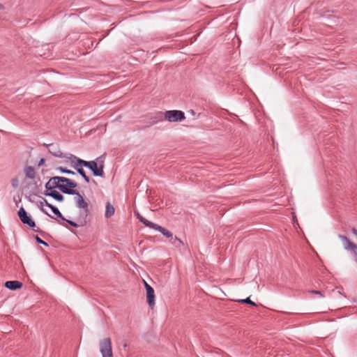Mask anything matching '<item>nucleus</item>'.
<instances>
[{"instance_id": "nucleus-25", "label": "nucleus", "mask_w": 357, "mask_h": 357, "mask_svg": "<svg viewBox=\"0 0 357 357\" xmlns=\"http://www.w3.org/2000/svg\"><path fill=\"white\" fill-rule=\"evenodd\" d=\"M106 153L102 154V155L98 157L95 160L98 162V165H102V168L105 167V157Z\"/></svg>"}, {"instance_id": "nucleus-33", "label": "nucleus", "mask_w": 357, "mask_h": 357, "mask_svg": "<svg viewBox=\"0 0 357 357\" xmlns=\"http://www.w3.org/2000/svg\"><path fill=\"white\" fill-rule=\"evenodd\" d=\"M43 146H45V147H47V148H48V149H50L51 147H53V146H54V144H53V143H52V144H45V143H44V144H43Z\"/></svg>"}, {"instance_id": "nucleus-32", "label": "nucleus", "mask_w": 357, "mask_h": 357, "mask_svg": "<svg viewBox=\"0 0 357 357\" xmlns=\"http://www.w3.org/2000/svg\"><path fill=\"white\" fill-rule=\"evenodd\" d=\"M82 177L84 178V181H85L86 183H89L90 182V178H89V176H88L86 175V174H85V176H82Z\"/></svg>"}, {"instance_id": "nucleus-1", "label": "nucleus", "mask_w": 357, "mask_h": 357, "mask_svg": "<svg viewBox=\"0 0 357 357\" xmlns=\"http://www.w3.org/2000/svg\"><path fill=\"white\" fill-rule=\"evenodd\" d=\"M17 215L23 224L27 225L29 228L31 229L34 231L38 232L44 238H47V237L50 236L49 234L47 232L41 230L38 227L36 228V225L35 221L33 220L31 215L28 213L23 207H20L17 211Z\"/></svg>"}, {"instance_id": "nucleus-8", "label": "nucleus", "mask_w": 357, "mask_h": 357, "mask_svg": "<svg viewBox=\"0 0 357 357\" xmlns=\"http://www.w3.org/2000/svg\"><path fill=\"white\" fill-rule=\"evenodd\" d=\"M63 185L64 188H66V191L62 192V193L70 195H75L79 192L75 190V188L77 187V183L75 181L63 177Z\"/></svg>"}, {"instance_id": "nucleus-27", "label": "nucleus", "mask_w": 357, "mask_h": 357, "mask_svg": "<svg viewBox=\"0 0 357 357\" xmlns=\"http://www.w3.org/2000/svg\"><path fill=\"white\" fill-rule=\"evenodd\" d=\"M35 239H36V241L38 243V244H42L45 246H49L48 243L47 242H45V241H43V239H41L38 235H36L35 236Z\"/></svg>"}, {"instance_id": "nucleus-7", "label": "nucleus", "mask_w": 357, "mask_h": 357, "mask_svg": "<svg viewBox=\"0 0 357 357\" xmlns=\"http://www.w3.org/2000/svg\"><path fill=\"white\" fill-rule=\"evenodd\" d=\"M100 351L102 357H113L112 340L110 337H105L100 340Z\"/></svg>"}, {"instance_id": "nucleus-34", "label": "nucleus", "mask_w": 357, "mask_h": 357, "mask_svg": "<svg viewBox=\"0 0 357 357\" xmlns=\"http://www.w3.org/2000/svg\"><path fill=\"white\" fill-rule=\"evenodd\" d=\"M13 201L15 202L16 206L18 207L19 202L21 201V199L20 198L19 200H17V199L15 197H14Z\"/></svg>"}, {"instance_id": "nucleus-31", "label": "nucleus", "mask_w": 357, "mask_h": 357, "mask_svg": "<svg viewBox=\"0 0 357 357\" xmlns=\"http://www.w3.org/2000/svg\"><path fill=\"white\" fill-rule=\"evenodd\" d=\"M45 159L43 158H41L38 162V166L40 167V166L43 165L45 164Z\"/></svg>"}, {"instance_id": "nucleus-17", "label": "nucleus", "mask_w": 357, "mask_h": 357, "mask_svg": "<svg viewBox=\"0 0 357 357\" xmlns=\"http://www.w3.org/2000/svg\"><path fill=\"white\" fill-rule=\"evenodd\" d=\"M115 212V208L114 206L109 202H107L105 204V216L107 218H111L112 215H114Z\"/></svg>"}, {"instance_id": "nucleus-19", "label": "nucleus", "mask_w": 357, "mask_h": 357, "mask_svg": "<svg viewBox=\"0 0 357 357\" xmlns=\"http://www.w3.org/2000/svg\"><path fill=\"white\" fill-rule=\"evenodd\" d=\"M24 173L26 178L30 179L36 178L35 169L32 166H26L24 168Z\"/></svg>"}, {"instance_id": "nucleus-15", "label": "nucleus", "mask_w": 357, "mask_h": 357, "mask_svg": "<svg viewBox=\"0 0 357 357\" xmlns=\"http://www.w3.org/2000/svg\"><path fill=\"white\" fill-rule=\"evenodd\" d=\"M22 286V282L18 280H8L4 283V287L12 291L20 289Z\"/></svg>"}, {"instance_id": "nucleus-26", "label": "nucleus", "mask_w": 357, "mask_h": 357, "mask_svg": "<svg viewBox=\"0 0 357 357\" xmlns=\"http://www.w3.org/2000/svg\"><path fill=\"white\" fill-rule=\"evenodd\" d=\"M52 183L50 181V178L49 179V181L45 183V192H43L44 193H47L49 191H51V190H54L53 189H51L52 188Z\"/></svg>"}, {"instance_id": "nucleus-3", "label": "nucleus", "mask_w": 357, "mask_h": 357, "mask_svg": "<svg viewBox=\"0 0 357 357\" xmlns=\"http://www.w3.org/2000/svg\"><path fill=\"white\" fill-rule=\"evenodd\" d=\"M43 202H40V210L45 214H47V215H49L50 218H54V217L51 216L50 214H48V213L43 208V205L44 204H45L46 206L49 207L51 211H52V213L56 215V218H55V220L61 225H62L64 227H66V225L64 224L63 222H61V220H66V218L65 217L62 215V213L60 212V211L58 209L57 207L54 206V205L50 204L47 202V201L45 199V198H43Z\"/></svg>"}, {"instance_id": "nucleus-38", "label": "nucleus", "mask_w": 357, "mask_h": 357, "mask_svg": "<svg viewBox=\"0 0 357 357\" xmlns=\"http://www.w3.org/2000/svg\"><path fill=\"white\" fill-rule=\"evenodd\" d=\"M135 216L137 217V218L138 219V218H140V217H142L139 212H137V211H135Z\"/></svg>"}, {"instance_id": "nucleus-10", "label": "nucleus", "mask_w": 357, "mask_h": 357, "mask_svg": "<svg viewBox=\"0 0 357 357\" xmlns=\"http://www.w3.org/2000/svg\"><path fill=\"white\" fill-rule=\"evenodd\" d=\"M146 118L149 119V126L151 127L159 122L163 121L165 120V115L163 112L158 111L153 114L147 115Z\"/></svg>"}, {"instance_id": "nucleus-41", "label": "nucleus", "mask_w": 357, "mask_h": 357, "mask_svg": "<svg viewBox=\"0 0 357 357\" xmlns=\"http://www.w3.org/2000/svg\"><path fill=\"white\" fill-rule=\"evenodd\" d=\"M92 182H93V184L97 185V183H96V181L94 179H92Z\"/></svg>"}, {"instance_id": "nucleus-40", "label": "nucleus", "mask_w": 357, "mask_h": 357, "mask_svg": "<svg viewBox=\"0 0 357 357\" xmlns=\"http://www.w3.org/2000/svg\"><path fill=\"white\" fill-rule=\"evenodd\" d=\"M3 8H4L3 5L0 3V10H3Z\"/></svg>"}, {"instance_id": "nucleus-42", "label": "nucleus", "mask_w": 357, "mask_h": 357, "mask_svg": "<svg viewBox=\"0 0 357 357\" xmlns=\"http://www.w3.org/2000/svg\"><path fill=\"white\" fill-rule=\"evenodd\" d=\"M200 115H201V113H199V114L197 115V117H199Z\"/></svg>"}, {"instance_id": "nucleus-11", "label": "nucleus", "mask_w": 357, "mask_h": 357, "mask_svg": "<svg viewBox=\"0 0 357 357\" xmlns=\"http://www.w3.org/2000/svg\"><path fill=\"white\" fill-rule=\"evenodd\" d=\"M48 152L53 156L56 158H66V162L68 160V157L70 155H73L72 153H64L59 149V146L58 144H54V146L51 147L48 149Z\"/></svg>"}, {"instance_id": "nucleus-6", "label": "nucleus", "mask_w": 357, "mask_h": 357, "mask_svg": "<svg viewBox=\"0 0 357 357\" xmlns=\"http://www.w3.org/2000/svg\"><path fill=\"white\" fill-rule=\"evenodd\" d=\"M165 120L169 122H181L185 119V113L181 110H168L164 112Z\"/></svg>"}, {"instance_id": "nucleus-18", "label": "nucleus", "mask_w": 357, "mask_h": 357, "mask_svg": "<svg viewBox=\"0 0 357 357\" xmlns=\"http://www.w3.org/2000/svg\"><path fill=\"white\" fill-rule=\"evenodd\" d=\"M154 229L159 231L162 235H164L167 238L172 239V238H173L172 232H171L170 231L167 230L165 227H163L158 224L156 225Z\"/></svg>"}, {"instance_id": "nucleus-30", "label": "nucleus", "mask_w": 357, "mask_h": 357, "mask_svg": "<svg viewBox=\"0 0 357 357\" xmlns=\"http://www.w3.org/2000/svg\"><path fill=\"white\" fill-rule=\"evenodd\" d=\"M311 294H319L321 296H324L323 294H322V291H319V290H312L310 291Z\"/></svg>"}, {"instance_id": "nucleus-28", "label": "nucleus", "mask_w": 357, "mask_h": 357, "mask_svg": "<svg viewBox=\"0 0 357 357\" xmlns=\"http://www.w3.org/2000/svg\"><path fill=\"white\" fill-rule=\"evenodd\" d=\"M150 128L149 125H137L135 127V130H142Z\"/></svg>"}, {"instance_id": "nucleus-12", "label": "nucleus", "mask_w": 357, "mask_h": 357, "mask_svg": "<svg viewBox=\"0 0 357 357\" xmlns=\"http://www.w3.org/2000/svg\"><path fill=\"white\" fill-rule=\"evenodd\" d=\"M50 181L52 183V188L55 190L56 188L59 189L61 192L66 191V188L63 185V176H55L50 178Z\"/></svg>"}, {"instance_id": "nucleus-24", "label": "nucleus", "mask_w": 357, "mask_h": 357, "mask_svg": "<svg viewBox=\"0 0 357 357\" xmlns=\"http://www.w3.org/2000/svg\"><path fill=\"white\" fill-rule=\"evenodd\" d=\"M57 170H59L61 173H63V174H70V175H74L75 174V172L70 169H67L66 167H58L56 168Z\"/></svg>"}, {"instance_id": "nucleus-4", "label": "nucleus", "mask_w": 357, "mask_h": 357, "mask_svg": "<svg viewBox=\"0 0 357 357\" xmlns=\"http://www.w3.org/2000/svg\"><path fill=\"white\" fill-rule=\"evenodd\" d=\"M85 165V167L89 169L94 176H100L101 178L105 177V172L104 169L102 167V165H98V162L96 160H90L83 162Z\"/></svg>"}, {"instance_id": "nucleus-43", "label": "nucleus", "mask_w": 357, "mask_h": 357, "mask_svg": "<svg viewBox=\"0 0 357 357\" xmlns=\"http://www.w3.org/2000/svg\"><path fill=\"white\" fill-rule=\"evenodd\" d=\"M356 261H357V254H356Z\"/></svg>"}, {"instance_id": "nucleus-22", "label": "nucleus", "mask_w": 357, "mask_h": 357, "mask_svg": "<svg viewBox=\"0 0 357 357\" xmlns=\"http://www.w3.org/2000/svg\"><path fill=\"white\" fill-rule=\"evenodd\" d=\"M61 222H63L64 224L66 225V227H68V225H70L71 227H75V228H77L78 227H81L80 226V223L78 222H74L73 220H67L66 218V220H61Z\"/></svg>"}, {"instance_id": "nucleus-9", "label": "nucleus", "mask_w": 357, "mask_h": 357, "mask_svg": "<svg viewBox=\"0 0 357 357\" xmlns=\"http://www.w3.org/2000/svg\"><path fill=\"white\" fill-rule=\"evenodd\" d=\"M144 287L146 289V302L149 307L153 309L155 306V291L153 288L144 280Z\"/></svg>"}, {"instance_id": "nucleus-5", "label": "nucleus", "mask_w": 357, "mask_h": 357, "mask_svg": "<svg viewBox=\"0 0 357 357\" xmlns=\"http://www.w3.org/2000/svg\"><path fill=\"white\" fill-rule=\"evenodd\" d=\"M68 162H70L71 166L77 171V172L81 176H85V171L83 167H85V165L83 162H85L84 160H82L75 155H70L68 157Z\"/></svg>"}, {"instance_id": "nucleus-21", "label": "nucleus", "mask_w": 357, "mask_h": 357, "mask_svg": "<svg viewBox=\"0 0 357 357\" xmlns=\"http://www.w3.org/2000/svg\"><path fill=\"white\" fill-rule=\"evenodd\" d=\"M169 243L174 245L176 248H181L183 245V242L177 236H173L172 239H169Z\"/></svg>"}, {"instance_id": "nucleus-37", "label": "nucleus", "mask_w": 357, "mask_h": 357, "mask_svg": "<svg viewBox=\"0 0 357 357\" xmlns=\"http://www.w3.org/2000/svg\"><path fill=\"white\" fill-rule=\"evenodd\" d=\"M188 112L190 113L192 116H195L196 115V113H195V112L193 109H190L188 111Z\"/></svg>"}, {"instance_id": "nucleus-39", "label": "nucleus", "mask_w": 357, "mask_h": 357, "mask_svg": "<svg viewBox=\"0 0 357 357\" xmlns=\"http://www.w3.org/2000/svg\"><path fill=\"white\" fill-rule=\"evenodd\" d=\"M128 344L126 342H124L123 344V347L124 349H126L127 347Z\"/></svg>"}, {"instance_id": "nucleus-29", "label": "nucleus", "mask_w": 357, "mask_h": 357, "mask_svg": "<svg viewBox=\"0 0 357 357\" xmlns=\"http://www.w3.org/2000/svg\"><path fill=\"white\" fill-rule=\"evenodd\" d=\"M11 185L14 188H16L19 185V180L17 177L13 178L11 179Z\"/></svg>"}, {"instance_id": "nucleus-36", "label": "nucleus", "mask_w": 357, "mask_h": 357, "mask_svg": "<svg viewBox=\"0 0 357 357\" xmlns=\"http://www.w3.org/2000/svg\"><path fill=\"white\" fill-rule=\"evenodd\" d=\"M351 231L354 235L357 236V229L355 227L352 228Z\"/></svg>"}, {"instance_id": "nucleus-13", "label": "nucleus", "mask_w": 357, "mask_h": 357, "mask_svg": "<svg viewBox=\"0 0 357 357\" xmlns=\"http://www.w3.org/2000/svg\"><path fill=\"white\" fill-rule=\"evenodd\" d=\"M339 238L343 241L344 248L348 250H351L357 254V245L350 241V240L344 235L340 234Z\"/></svg>"}, {"instance_id": "nucleus-23", "label": "nucleus", "mask_w": 357, "mask_h": 357, "mask_svg": "<svg viewBox=\"0 0 357 357\" xmlns=\"http://www.w3.org/2000/svg\"><path fill=\"white\" fill-rule=\"evenodd\" d=\"M236 301L238 303H241L248 304L252 306H257V304L255 302H253L252 301H251L250 297H248L244 299H239V300H237Z\"/></svg>"}, {"instance_id": "nucleus-20", "label": "nucleus", "mask_w": 357, "mask_h": 357, "mask_svg": "<svg viewBox=\"0 0 357 357\" xmlns=\"http://www.w3.org/2000/svg\"><path fill=\"white\" fill-rule=\"evenodd\" d=\"M138 220L142 223L144 226L146 227H148L149 228H151L153 229H155V226L157 224L154 223V222H152L148 220H146L145 218H144L143 216L142 217H140V218H138Z\"/></svg>"}, {"instance_id": "nucleus-16", "label": "nucleus", "mask_w": 357, "mask_h": 357, "mask_svg": "<svg viewBox=\"0 0 357 357\" xmlns=\"http://www.w3.org/2000/svg\"><path fill=\"white\" fill-rule=\"evenodd\" d=\"M44 195L45 196L52 197L58 202H63L64 200L63 195L56 190L49 191L47 193H44Z\"/></svg>"}, {"instance_id": "nucleus-35", "label": "nucleus", "mask_w": 357, "mask_h": 357, "mask_svg": "<svg viewBox=\"0 0 357 357\" xmlns=\"http://www.w3.org/2000/svg\"><path fill=\"white\" fill-rule=\"evenodd\" d=\"M140 123H144V125H149V119L146 118V120H144V121H139Z\"/></svg>"}, {"instance_id": "nucleus-14", "label": "nucleus", "mask_w": 357, "mask_h": 357, "mask_svg": "<svg viewBox=\"0 0 357 357\" xmlns=\"http://www.w3.org/2000/svg\"><path fill=\"white\" fill-rule=\"evenodd\" d=\"M33 183L32 184H33V187L32 188V190L29 193V196L27 197V198L31 202V199H30V196H31V195L38 196V194L40 192V188L42 185L40 176H37V177H36L35 179H33Z\"/></svg>"}, {"instance_id": "nucleus-2", "label": "nucleus", "mask_w": 357, "mask_h": 357, "mask_svg": "<svg viewBox=\"0 0 357 357\" xmlns=\"http://www.w3.org/2000/svg\"><path fill=\"white\" fill-rule=\"evenodd\" d=\"M76 206L83 210L80 213L77 222L80 223V226H85L87 224V217L89 215V203L84 199L83 196L79 193L75 195Z\"/></svg>"}]
</instances>
